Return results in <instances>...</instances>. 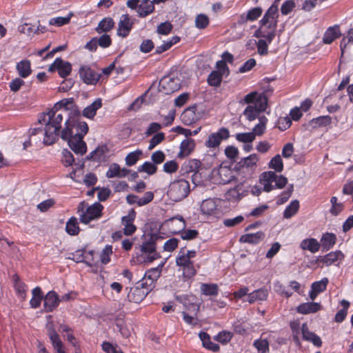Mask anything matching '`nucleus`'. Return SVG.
I'll return each instance as SVG.
<instances>
[{"instance_id":"1","label":"nucleus","mask_w":353,"mask_h":353,"mask_svg":"<svg viewBox=\"0 0 353 353\" xmlns=\"http://www.w3.org/2000/svg\"><path fill=\"white\" fill-rule=\"evenodd\" d=\"M63 121V114L54 109L46 113H41L38 117L39 127L30 129V141H42L45 145L54 143L59 133Z\"/></svg>"},{"instance_id":"2","label":"nucleus","mask_w":353,"mask_h":353,"mask_svg":"<svg viewBox=\"0 0 353 353\" xmlns=\"http://www.w3.org/2000/svg\"><path fill=\"white\" fill-rule=\"evenodd\" d=\"M88 130V127L85 121H76L70 117L65 123L61 137L68 141L74 153L83 154L87 151V145L83 138Z\"/></svg>"},{"instance_id":"3","label":"nucleus","mask_w":353,"mask_h":353,"mask_svg":"<svg viewBox=\"0 0 353 353\" xmlns=\"http://www.w3.org/2000/svg\"><path fill=\"white\" fill-rule=\"evenodd\" d=\"M260 182L263 185V190L268 192L275 188L281 189L285 186L288 179L283 175L278 176L274 172H263L260 176Z\"/></svg>"},{"instance_id":"4","label":"nucleus","mask_w":353,"mask_h":353,"mask_svg":"<svg viewBox=\"0 0 353 353\" xmlns=\"http://www.w3.org/2000/svg\"><path fill=\"white\" fill-rule=\"evenodd\" d=\"M190 191L189 182L181 179L176 180L170 184L167 194L172 201L177 202L187 197Z\"/></svg>"},{"instance_id":"5","label":"nucleus","mask_w":353,"mask_h":353,"mask_svg":"<svg viewBox=\"0 0 353 353\" xmlns=\"http://www.w3.org/2000/svg\"><path fill=\"white\" fill-rule=\"evenodd\" d=\"M175 221H178L179 225L178 229H172V233L178 234L181 232V237L183 240H192L198 236L199 232L197 230L190 229L185 230L186 227L185 221L181 216L178 215L176 216L170 218L166 221V223L172 227Z\"/></svg>"},{"instance_id":"6","label":"nucleus","mask_w":353,"mask_h":353,"mask_svg":"<svg viewBox=\"0 0 353 353\" xmlns=\"http://www.w3.org/2000/svg\"><path fill=\"white\" fill-rule=\"evenodd\" d=\"M230 137L229 130L226 128H221L218 132L211 133L205 143L208 148H218L223 140H226Z\"/></svg>"},{"instance_id":"7","label":"nucleus","mask_w":353,"mask_h":353,"mask_svg":"<svg viewBox=\"0 0 353 353\" xmlns=\"http://www.w3.org/2000/svg\"><path fill=\"white\" fill-rule=\"evenodd\" d=\"M278 17L279 6H276V4H272L261 19L260 23L262 26H267L268 29H276Z\"/></svg>"},{"instance_id":"8","label":"nucleus","mask_w":353,"mask_h":353,"mask_svg":"<svg viewBox=\"0 0 353 353\" xmlns=\"http://www.w3.org/2000/svg\"><path fill=\"white\" fill-rule=\"evenodd\" d=\"M150 292V288H147L145 285L141 286V282H138L137 285L130 288L127 298L130 302L139 303Z\"/></svg>"},{"instance_id":"9","label":"nucleus","mask_w":353,"mask_h":353,"mask_svg":"<svg viewBox=\"0 0 353 353\" xmlns=\"http://www.w3.org/2000/svg\"><path fill=\"white\" fill-rule=\"evenodd\" d=\"M164 263L160 264L158 267L155 268H151L148 270L142 279L141 282V285H145L147 288H150L151 291L154 287V282L159 278L161 269L163 266Z\"/></svg>"},{"instance_id":"10","label":"nucleus","mask_w":353,"mask_h":353,"mask_svg":"<svg viewBox=\"0 0 353 353\" xmlns=\"http://www.w3.org/2000/svg\"><path fill=\"white\" fill-rule=\"evenodd\" d=\"M141 250L143 253L148 254L144 259L145 262H152L160 257L159 254L156 252V244L152 236L149 239L143 243Z\"/></svg>"},{"instance_id":"11","label":"nucleus","mask_w":353,"mask_h":353,"mask_svg":"<svg viewBox=\"0 0 353 353\" xmlns=\"http://www.w3.org/2000/svg\"><path fill=\"white\" fill-rule=\"evenodd\" d=\"M344 259V254L340 250L331 252L325 256H319L314 261H311L312 264H318L322 263L327 266L331 265L337 261H342Z\"/></svg>"},{"instance_id":"12","label":"nucleus","mask_w":353,"mask_h":353,"mask_svg":"<svg viewBox=\"0 0 353 353\" xmlns=\"http://www.w3.org/2000/svg\"><path fill=\"white\" fill-rule=\"evenodd\" d=\"M136 217V212L134 209H131L128 215L124 216L121 219V223L124 225L123 234L126 236L133 234L136 230L137 227L134 225L133 222Z\"/></svg>"},{"instance_id":"13","label":"nucleus","mask_w":353,"mask_h":353,"mask_svg":"<svg viewBox=\"0 0 353 353\" xmlns=\"http://www.w3.org/2000/svg\"><path fill=\"white\" fill-rule=\"evenodd\" d=\"M109 149L105 144L99 145L94 150L90 153V162L94 161L99 164L105 162L108 159Z\"/></svg>"},{"instance_id":"14","label":"nucleus","mask_w":353,"mask_h":353,"mask_svg":"<svg viewBox=\"0 0 353 353\" xmlns=\"http://www.w3.org/2000/svg\"><path fill=\"white\" fill-rule=\"evenodd\" d=\"M180 80L178 78L163 77L159 83L160 87L166 94L172 93L180 88Z\"/></svg>"},{"instance_id":"15","label":"nucleus","mask_w":353,"mask_h":353,"mask_svg":"<svg viewBox=\"0 0 353 353\" xmlns=\"http://www.w3.org/2000/svg\"><path fill=\"white\" fill-rule=\"evenodd\" d=\"M177 300L183 303L187 311L190 313H193L194 316L197 315L200 309V305L196 303V299L194 296L190 295L183 297H178Z\"/></svg>"},{"instance_id":"16","label":"nucleus","mask_w":353,"mask_h":353,"mask_svg":"<svg viewBox=\"0 0 353 353\" xmlns=\"http://www.w3.org/2000/svg\"><path fill=\"white\" fill-rule=\"evenodd\" d=\"M133 23L130 21L128 14H122L118 24L117 34L126 37L132 28Z\"/></svg>"},{"instance_id":"17","label":"nucleus","mask_w":353,"mask_h":353,"mask_svg":"<svg viewBox=\"0 0 353 353\" xmlns=\"http://www.w3.org/2000/svg\"><path fill=\"white\" fill-rule=\"evenodd\" d=\"M43 307L46 312H52L60 303L58 294L54 291H50L43 298Z\"/></svg>"},{"instance_id":"18","label":"nucleus","mask_w":353,"mask_h":353,"mask_svg":"<svg viewBox=\"0 0 353 353\" xmlns=\"http://www.w3.org/2000/svg\"><path fill=\"white\" fill-rule=\"evenodd\" d=\"M112 44V39L107 34H103L99 37H94L90 40V51H95L97 46L106 48Z\"/></svg>"},{"instance_id":"19","label":"nucleus","mask_w":353,"mask_h":353,"mask_svg":"<svg viewBox=\"0 0 353 353\" xmlns=\"http://www.w3.org/2000/svg\"><path fill=\"white\" fill-rule=\"evenodd\" d=\"M263 13V9L261 7H255L248 11L246 14L240 16L238 20V24L243 25L248 21H254L256 20Z\"/></svg>"},{"instance_id":"20","label":"nucleus","mask_w":353,"mask_h":353,"mask_svg":"<svg viewBox=\"0 0 353 353\" xmlns=\"http://www.w3.org/2000/svg\"><path fill=\"white\" fill-rule=\"evenodd\" d=\"M243 183L236 185L234 188L229 190L225 194V198L230 201H238L247 194L248 190H243Z\"/></svg>"},{"instance_id":"21","label":"nucleus","mask_w":353,"mask_h":353,"mask_svg":"<svg viewBox=\"0 0 353 353\" xmlns=\"http://www.w3.org/2000/svg\"><path fill=\"white\" fill-rule=\"evenodd\" d=\"M301 332L303 334V338L305 341L312 342L314 345L316 347H321L322 345V341L321 338L315 333L309 331L307 323H303L301 325Z\"/></svg>"},{"instance_id":"22","label":"nucleus","mask_w":353,"mask_h":353,"mask_svg":"<svg viewBox=\"0 0 353 353\" xmlns=\"http://www.w3.org/2000/svg\"><path fill=\"white\" fill-rule=\"evenodd\" d=\"M195 141L192 139H186L181 143L180 151L177 157L180 159L188 157L194 149Z\"/></svg>"},{"instance_id":"23","label":"nucleus","mask_w":353,"mask_h":353,"mask_svg":"<svg viewBox=\"0 0 353 353\" xmlns=\"http://www.w3.org/2000/svg\"><path fill=\"white\" fill-rule=\"evenodd\" d=\"M321 305L316 302H307L300 304L297 307V312L302 314L314 313L321 310Z\"/></svg>"},{"instance_id":"24","label":"nucleus","mask_w":353,"mask_h":353,"mask_svg":"<svg viewBox=\"0 0 353 353\" xmlns=\"http://www.w3.org/2000/svg\"><path fill=\"white\" fill-rule=\"evenodd\" d=\"M341 32L339 26L335 25L327 29L323 37V41L325 44L332 43L336 39L340 37Z\"/></svg>"},{"instance_id":"25","label":"nucleus","mask_w":353,"mask_h":353,"mask_svg":"<svg viewBox=\"0 0 353 353\" xmlns=\"http://www.w3.org/2000/svg\"><path fill=\"white\" fill-rule=\"evenodd\" d=\"M332 122V118L328 116H321L310 120L307 124H305L307 129H315L321 127L327 126Z\"/></svg>"},{"instance_id":"26","label":"nucleus","mask_w":353,"mask_h":353,"mask_svg":"<svg viewBox=\"0 0 353 353\" xmlns=\"http://www.w3.org/2000/svg\"><path fill=\"white\" fill-rule=\"evenodd\" d=\"M336 236L334 233L326 232L321 239V246L323 252L330 250L336 243Z\"/></svg>"},{"instance_id":"27","label":"nucleus","mask_w":353,"mask_h":353,"mask_svg":"<svg viewBox=\"0 0 353 353\" xmlns=\"http://www.w3.org/2000/svg\"><path fill=\"white\" fill-rule=\"evenodd\" d=\"M219 183L228 184L234 181L236 178L232 171L226 166H221L218 170Z\"/></svg>"},{"instance_id":"28","label":"nucleus","mask_w":353,"mask_h":353,"mask_svg":"<svg viewBox=\"0 0 353 353\" xmlns=\"http://www.w3.org/2000/svg\"><path fill=\"white\" fill-rule=\"evenodd\" d=\"M265 237V234L261 232H257L256 233H250L242 235L239 241L241 243H247L250 244H257L261 242Z\"/></svg>"},{"instance_id":"29","label":"nucleus","mask_w":353,"mask_h":353,"mask_svg":"<svg viewBox=\"0 0 353 353\" xmlns=\"http://www.w3.org/2000/svg\"><path fill=\"white\" fill-rule=\"evenodd\" d=\"M259 161L258 156L256 154H250L249 157L241 159L237 163L236 168L239 170L243 168L252 169L256 166L257 161Z\"/></svg>"},{"instance_id":"30","label":"nucleus","mask_w":353,"mask_h":353,"mask_svg":"<svg viewBox=\"0 0 353 353\" xmlns=\"http://www.w3.org/2000/svg\"><path fill=\"white\" fill-rule=\"evenodd\" d=\"M48 336L52 344L54 349L55 350L57 353H65L63 345L61 341L60 340L59 334L54 330V329L52 328L49 330Z\"/></svg>"},{"instance_id":"31","label":"nucleus","mask_w":353,"mask_h":353,"mask_svg":"<svg viewBox=\"0 0 353 353\" xmlns=\"http://www.w3.org/2000/svg\"><path fill=\"white\" fill-rule=\"evenodd\" d=\"M196 106H192L186 108L183 112L181 115V119L185 125H190L196 120Z\"/></svg>"},{"instance_id":"32","label":"nucleus","mask_w":353,"mask_h":353,"mask_svg":"<svg viewBox=\"0 0 353 353\" xmlns=\"http://www.w3.org/2000/svg\"><path fill=\"white\" fill-rule=\"evenodd\" d=\"M300 247L302 250H309L312 253H315L319 250L321 244L316 239L310 238L302 241Z\"/></svg>"},{"instance_id":"33","label":"nucleus","mask_w":353,"mask_h":353,"mask_svg":"<svg viewBox=\"0 0 353 353\" xmlns=\"http://www.w3.org/2000/svg\"><path fill=\"white\" fill-rule=\"evenodd\" d=\"M154 10V3L150 0H143L137 9V13L139 17H145Z\"/></svg>"},{"instance_id":"34","label":"nucleus","mask_w":353,"mask_h":353,"mask_svg":"<svg viewBox=\"0 0 353 353\" xmlns=\"http://www.w3.org/2000/svg\"><path fill=\"white\" fill-rule=\"evenodd\" d=\"M19 75L21 78H27L32 72L31 64L29 60H22L16 65Z\"/></svg>"},{"instance_id":"35","label":"nucleus","mask_w":353,"mask_h":353,"mask_svg":"<svg viewBox=\"0 0 353 353\" xmlns=\"http://www.w3.org/2000/svg\"><path fill=\"white\" fill-rule=\"evenodd\" d=\"M199 336L204 347L214 352L219 350L220 347L219 344L212 342L210 340V336L207 332H201Z\"/></svg>"},{"instance_id":"36","label":"nucleus","mask_w":353,"mask_h":353,"mask_svg":"<svg viewBox=\"0 0 353 353\" xmlns=\"http://www.w3.org/2000/svg\"><path fill=\"white\" fill-rule=\"evenodd\" d=\"M268 295V290L265 288L258 289L250 294H248V301L250 303H253L256 301H264L267 299Z\"/></svg>"},{"instance_id":"37","label":"nucleus","mask_w":353,"mask_h":353,"mask_svg":"<svg viewBox=\"0 0 353 353\" xmlns=\"http://www.w3.org/2000/svg\"><path fill=\"white\" fill-rule=\"evenodd\" d=\"M57 71L61 78L68 77L72 70V65L68 61L63 60L61 58H57Z\"/></svg>"},{"instance_id":"38","label":"nucleus","mask_w":353,"mask_h":353,"mask_svg":"<svg viewBox=\"0 0 353 353\" xmlns=\"http://www.w3.org/2000/svg\"><path fill=\"white\" fill-rule=\"evenodd\" d=\"M59 105L63 110L64 112L71 110L76 115L80 114V111L77 109V107L74 104L73 98L63 99L60 101L56 105Z\"/></svg>"},{"instance_id":"39","label":"nucleus","mask_w":353,"mask_h":353,"mask_svg":"<svg viewBox=\"0 0 353 353\" xmlns=\"http://www.w3.org/2000/svg\"><path fill=\"white\" fill-rule=\"evenodd\" d=\"M264 28H267V26H262L261 25V27L255 32L254 36L258 38H265L270 43L275 37V29H270V30L268 32Z\"/></svg>"},{"instance_id":"40","label":"nucleus","mask_w":353,"mask_h":353,"mask_svg":"<svg viewBox=\"0 0 353 353\" xmlns=\"http://www.w3.org/2000/svg\"><path fill=\"white\" fill-rule=\"evenodd\" d=\"M114 21L110 17L104 18L98 24L96 31L101 34L102 32H109L114 27Z\"/></svg>"},{"instance_id":"41","label":"nucleus","mask_w":353,"mask_h":353,"mask_svg":"<svg viewBox=\"0 0 353 353\" xmlns=\"http://www.w3.org/2000/svg\"><path fill=\"white\" fill-rule=\"evenodd\" d=\"M77 214L81 223H88V203L85 201L81 202L77 208Z\"/></svg>"},{"instance_id":"42","label":"nucleus","mask_w":353,"mask_h":353,"mask_svg":"<svg viewBox=\"0 0 353 353\" xmlns=\"http://www.w3.org/2000/svg\"><path fill=\"white\" fill-rule=\"evenodd\" d=\"M201 291L205 296H216L219 293V286L216 283H202Z\"/></svg>"},{"instance_id":"43","label":"nucleus","mask_w":353,"mask_h":353,"mask_svg":"<svg viewBox=\"0 0 353 353\" xmlns=\"http://www.w3.org/2000/svg\"><path fill=\"white\" fill-rule=\"evenodd\" d=\"M201 211L204 214H211L216 209L215 202L211 199H205L203 201L200 206Z\"/></svg>"},{"instance_id":"44","label":"nucleus","mask_w":353,"mask_h":353,"mask_svg":"<svg viewBox=\"0 0 353 353\" xmlns=\"http://www.w3.org/2000/svg\"><path fill=\"white\" fill-rule=\"evenodd\" d=\"M103 206L99 202L90 205V221L97 219L102 216Z\"/></svg>"},{"instance_id":"45","label":"nucleus","mask_w":353,"mask_h":353,"mask_svg":"<svg viewBox=\"0 0 353 353\" xmlns=\"http://www.w3.org/2000/svg\"><path fill=\"white\" fill-rule=\"evenodd\" d=\"M65 231L70 235H76L79 233V228L77 218L72 216L68 221L65 225Z\"/></svg>"},{"instance_id":"46","label":"nucleus","mask_w":353,"mask_h":353,"mask_svg":"<svg viewBox=\"0 0 353 353\" xmlns=\"http://www.w3.org/2000/svg\"><path fill=\"white\" fill-rule=\"evenodd\" d=\"M201 165V163L197 159H190L187 163H185L182 167L186 172H194L196 174Z\"/></svg>"},{"instance_id":"47","label":"nucleus","mask_w":353,"mask_h":353,"mask_svg":"<svg viewBox=\"0 0 353 353\" xmlns=\"http://www.w3.org/2000/svg\"><path fill=\"white\" fill-rule=\"evenodd\" d=\"M259 123L254 126L252 132H251L254 134L255 138L256 136H261L265 132L266 123L268 122V119L265 116L259 117Z\"/></svg>"},{"instance_id":"48","label":"nucleus","mask_w":353,"mask_h":353,"mask_svg":"<svg viewBox=\"0 0 353 353\" xmlns=\"http://www.w3.org/2000/svg\"><path fill=\"white\" fill-rule=\"evenodd\" d=\"M223 75L218 71H212L208 77V83L210 85L214 87L220 86L222 81Z\"/></svg>"},{"instance_id":"49","label":"nucleus","mask_w":353,"mask_h":353,"mask_svg":"<svg viewBox=\"0 0 353 353\" xmlns=\"http://www.w3.org/2000/svg\"><path fill=\"white\" fill-rule=\"evenodd\" d=\"M299 208V202L298 200L292 201L285 208L283 216L286 219H289L294 216Z\"/></svg>"},{"instance_id":"50","label":"nucleus","mask_w":353,"mask_h":353,"mask_svg":"<svg viewBox=\"0 0 353 353\" xmlns=\"http://www.w3.org/2000/svg\"><path fill=\"white\" fill-rule=\"evenodd\" d=\"M142 150H137L130 152L125 157V164L128 166L135 165L142 155Z\"/></svg>"},{"instance_id":"51","label":"nucleus","mask_w":353,"mask_h":353,"mask_svg":"<svg viewBox=\"0 0 353 353\" xmlns=\"http://www.w3.org/2000/svg\"><path fill=\"white\" fill-rule=\"evenodd\" d=\"M269 168L281 172L283 170V163L280 154L274 156L269 162Z\"/></svg>"},{"instance_id":"52","label":"nucleus","mask_w":353,"mask_h":353,"mask_svg":"<svg viewBox=\"0 0 353 353\" xmlns=\"http://www.w3.org/2000/svg\"><path fill=\"white\" fill-rule=\"evenodd\" d=\"M157 171V167L154 163L145 161L143 165L138 168V172H145L149 175L155 174Z\"/></svg>"},{"instance_id":"53","label":"nucleus","mask_w":353,"mask_h":353,"mask_svg":"<svg viewBox=\"0 0 353 353\" xmlns=\"http://www.w3.org/2000/svg\"><path fill=\"white\" fill-rule=\"evenodd\" d=\"M193 261H191L188 256L185 255V248H182L179 251V255L176 259V263L179 267H185L190 264Z\"/></svg>"},{"instance_id":"54","label":"nucleus","mask_w":353,"mask_h":353,"mask_svg":"<svg viewBox=\"0 0 353 353\" xmlns=\"http://www.w3.org/2000/svg\"><path fill=\"white\" fill-rule=\"evenodd\" d=\"M208 17L204 14H199L195 18V26L199 29H205L209 25Z\"/></svg>"},{"instance_id":"55","label":"nucleus","mask_w":353,"mask_h":353,"mask_svg":"<svg viewBox=\"0 0 353 353\" xmlns=\"http://www.w3.org/2000/svg\"><path fill=\"white\" fill-rule=\"evenodd\" d=\"M259 113L256 108L254 107L253 105H248L243 112L244 116L249 121H253L259 117Z\"/></svg>"},{"instance_id":"56","label":"nucleus","mask_w":353,"mask_h":353,"mask_svg":"<svg viewBox=\"0 0 353 353\" xmlns=\"http://www.w3.org/2000/svg\"><path fill=\"white\" fill-rule=\"evenodd\" d=\"M268 105V98L264 94H259L253 106L256 107L257 110L261 113L264 112Z\"/></svg>"},{"instance_id":"57","label":"nucleus","mask_w":353,"mask_h":353,"mask_svg":"<svg viewBox=\"0 0 353 353\" xmlns=\"http://www.w3.org/2000/svg\"><path fill=\"white\" fill-rule=\"evenodd\" d=\"M86 256H85V251L82 250H77L74 253H71L68 256L69 259H72L76 263H85L88 265V262L85 261Z\"/></svg>"},{"instance_id":"58","label":"nucleus","mask_w":353,"mask_h":353,"mask_svg":"<svg viewBox=\"0 0 353 353\" xmlns=\"http://www.w3.org/2000/svg\"><path fill=\"white\" fill-rule=\"evenodd\" d=\"M236 139L239 142H242L244 143H250L255 139V137L254 134H253L251 132H243L237 133L236 134Z\"/></svg>"},{"instance_id":"59","label":"nucleus","mask_w":353,"mask_h":353,"mask_svg":"<svg viewBox=\"0 0 353 353\" xmlns=\"http://www.w3.org/2000/svg\"><path fill=\"white\" fill-rule=\"evenodd\" d=\"M328 282L327 278H323L321 281L314 282L312 284L311 288L321 293L326 290Z\"/></svg>"},{"instance_id":"60","label":"nucleus","mask_w":353,"mask_h":353,"mask_svg":"<svg viewBox=\"0 0 353 353\" xmlns=\"http://www.w3.org/2000/svg\"><path fill=\"white\" fill-rule=\"evenodd\" d=\"M332 208L330 210V213L334 216H337L343 209V205L341 203H337V198L332 196L330 199Z\"/></svg>"},{"instance_id":"61","label":"nucleus","mask_w":353,"mask_h":353,"mask_svg":"<svg viewBox=\"0 0 353 353\" xmlns=\"http://www.w3.org/2000/svg\"><path fill=\"white\" fill-rule=\"evenodd\" d=\"M165 139V134L163 132H159L154 134L150 141L148 150H152L158 144L161 143Z\"/></svg>"},{"instance_id":"62","label":"nucleus","mask_w":353,"mask_h":353,"mask_svg":"<svg viewBox=\"0 0 353 353\" xmlns=\"http://www.w3.org/2000/svg\"><path fill=\"white\" fill-rule=\"evenodd\" d=\"M172 25L170 22L165 21L161 23L157 26V32L160 34L166 35L172 31Z\"/></svg>"},{"instance_id":"63","label":"nucleus","mask_w":353,"mask_h":353,"mask_svg":"<svg viewBox=\"0 0 353 353\" xmlns=\"http://www.w3.org/2000/svg\"><path fill=\"white\" fill-rule=\"evenodd\" d=\"M178 168V163L174 160L168 161L165 162L163 165V171L168 174H172L176 172Z\"/></svg>"},{"instance_id":"64","label":"nucleus","mask_w":353,"mask_h":353,"mask_svg":"<svg viewBox=\"0 0 353 353\" xmlns=\"http://www.w3.org/2000/svg\"><path fill=\"white\" fill-rule=\"evenodd\" d=\"M121 168L117 163H112L110 165L108 170L106 172L108 178H114L115 176L119 177Z\"/></svg>"}]
</instances>
